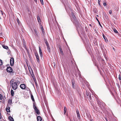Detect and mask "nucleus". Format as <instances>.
<instances>
[{
	"label": "nucleus",
	"mask_w": 121,
	"mask_h": 121,
	"mask_svg": "<svg viewBox=\"0 0 121 121\" xmlns=\"http://www.w3.org/2000/svg\"><path fill=\"white\" fill-rule=\"evenodd\" d=\"M10 83V85L14 90H16L17 88L18 85L17 83L14 81V79H12L11 80Z\"/></svg>",
	"instance_id": "obj_1"
},
{
	"label": "nucleus",
	"mask_w": 121,
	"mask_h": 121,
	"mask_svg": "<svg viewBox=\"0 0 121 121\" xmlns=\"http://www.w3.org/2000/svg\"><path fill=\"white\" fill-rule=\"evenodd\" d=\"M34 103H33V107L35 111V112H36L39 115L40 114L39 110L37 109V107L35 106Z\"/></svg>",
	"instance_id": "obj_2"
},
{
	"label": "nucleus",
	"mask_w": 121,
	"mask_h": 121,
	"mask_svg": "<svg viewBox=\"0 0 121 121\" xmlns=\"http://www.w3.org/2000/svg\"><path fill=\"white\" fill-rule=\"evenodd\" d=\"M71 14L72 17L71 18L72 21L74 23H75V22H76V19L74 14L72 12Z\"/></svg>",
	"instance_id": "obj_3"
},
{
	"label": "nucleus",
	"mask_w": 121,
	"mask_h": 121,
	"mask_svg": "<svg viewBox=\"0 0 121 121\" xmlns=\"http://www.w3.org/2000/svg\"><path fill=\"white\" fill-rule=\"evenodd\" d=\"M14 60L13 58V57L11 58L10 60V65L11 66H13V65L14 63Z\"/></svg>",
	"instance_id": "obj_4"
},
{
	"label": "nucleus",
	"mask_w": 121,
	"mask_h": 121,
	"mask_svg": "<svg viewBox=\"0 0 121 121\" xmlns=\"http://www.w3.org/2000/svg\"><path fill=\"white\" fill-rule=\"evenodd\" d=\"M59 48L60 51V55L61 56H63L64 55V53L62 49L60 46L59 47Z\"/></svg>",
	"instance_id": "obj_5"
},
{
	"label": "nucleus",
	"mask_w": 121,
	"mask_h": 121,
	"mask_svg": "<svg viewBox=\"0 0 121 121\" xmlns=\"http://www.w3.org/2000/svg\"><path fill=\"white\" fill-rule=\"evenodd\" d=\"M6 70L8 72L11 73L12 72L13 69L11 67H9L7 68Z\"/></svg>",
	"instance_id": "obj_6"
},
{
	"label": "nucleus",
	"mask_w": 121,
	"mask_h": 121,
	"mask_svg": "<svg viewBox=\"0 0 121 121\" xmlns=\"http://www.w3.org/2000/svg\"><path fill=\"white\" fill-rule=\"evenodd\" d=\"M76 111L77 115L78 117V119H80V115L79 112V111L77 109H76Z\"/></svg>",
	"instance_id": "obj_7"
},
{
	"label": "nucleus",
	"mask_w": 121,
	"mask_h": 121,
	"mask_svg": "<svg viewBox=\"0 0 121 121\" xmlns=\"http://www.w3.org/2000/svg\"><path fill=\"white\" fill-rule=\"evenodd\" d=\"M20 87L22 89H24L25 88L26 86L25 84H22L20 85Z\"/></svg>",
	"instance_id": "obj_8"
},
{
	"label": "nucleus",
	"mask_w": 121,
	"mask_h": 121,
	"mask_svg": "<svg viewBox=\"0 0 121 121\" xmlns=\"http://www.w3.org/2000/svg\"><path fill=\"white\" fill-rule=\"evenodd\" d=\"M35 55L36 56L37 60L38 62L39 61V56L37 53H36L35 54Z\"/></svg>",
	"instance_id": "obj_9"
},
{
	"label": "nucleus",
	"mask_w": 121,
	"mask_h": 121,
	"mask_svg": "<svg viewBox=\"0 0 121 121\" xmlns=\"http://www.w3.org/2000/svg\"><path fill=\"white\" fill-rule=\"evenodd\" d=\"M37 121H41L42 120V118L40 116H38L37 117Z\"/></svg>",
	"instance_id": "obj_10"
},
{
	"label": "nucleus",
	"mask_w": 121,
	"mask_h": 121,
	"mask_svg": "<svg viewBox=\"0 0 121 121\" xmlns=\"http://www.w3.org/2000/svg\"><path fill=\"white\" fill-rule=\"evenodd\" d=\"M39 53L40 55V56H41V57H42V56H43L41 48H40L39 47Z\"/></svg>",
	"instance_id": "obj_11"
},
{
	"label": "nucleus",
	"mask_w": 121,
	"mask_h": 121,
	"mask_svg": "<svg viewBox=\"0 0 121 121\" xmlns=\"http://www.w3.org/2000/svg\"><path fill=\"white\" fill-rule=\"evenodd\" d=\"M10 108L9 107V106L7 105V107H6V111L8 112H10Z\"/></svg>",
	"instance_id": "obj_12"
},
{
	"label": "nucleus",
	"mask_w": 121,
	"mask_h": 121,
	"mask_svg": "<svg viewBox=\"0 0 121 121\" xmlns=\"http://www.w3.org/2000/svg\"><path fill=\"white\" fill-rule=\"evenodd\" d=\"M12 102V101L10 99H9L8 101V105H7L8 106H9L11 105V104Z\"/></svg>",
	"instance_id": "obj_13"
},
{
	"label": "nucleus",
	"mask_w": 121,
	"mask_h": 121,
	"mask_svg": "<svg viewBox=\"0 0 121 121\" xmlns=\"http://www.w3.org/2000/svg\"><path fill=\"white\" fill-rule=\"evenodd\" d=\"M72 87L73 88H74L75 87V82L73 80H72Z\"/></svg>",
	"instance_id": "obj_14"
},
{
	"label": "nucleus",
	"mask_w": 121,
	"mask_h": 121,
	"mask_svg": "<svg viewBox=\"0 0 121 121\" xmlns=\"http://www.w3.org/2000/svg\"><path fill=\"white\" fill-rule=\"evenodd\" d=\"M31 99H32V101L34 103H35V100L34 99V98L33 96V95L31 94Z\"/></svg>",
	"instance_id": "obj_15"
},
{
	"label": "nucleus",
	"mask_w": 121,
	"mask_h": 121,
	"mask_svg": "<svg viewBox=\"0 0 121 121\" xmlns=\"http://www.w3.org/2000/svg\"><path fill=\"white\" fill-rule=\"evenodd\" d=\"M9 118L10 120V121H13L14 119L13 117L11 116H10L9 117Z\"/></svg>",
	"instance_id": "obj_16"
},
{
	"label": "nucleus",
	"mask_w": 121,
	"mask_h": 121,
	"mask_svg": "<svg viewBox=\"0 0 121 121\" xmlns=\"http://www.w3.org/2000/svg\"><path fill=\"white\" fill-rule=\"evenodd\" d=\"M34 31L35 32V35H36V36H38V33L36 30L35 29L34 30Z\"/></svg>",
	"instance_id": "obj_17"
},
{
	"label": "nucleus",
	"mask_w": 121,
	"mask_h": 121,
	"mask_svg": "<svg viewBox=\"0 0 121 121\" xmlns=\"http://www.w3.org/2000/svg\"><path fill=\"white\" fill-rule=\"evenodd\" d=\"M11 96H13L14 94V91L13 90H11Z\"/></svg>",
	"instance_id": "obj_18"
},
{
	"label": "nucleus",
	"mask_w": 121,
	"mask_h": 121,
	"mask_svg": "<svg viewBox=\"0 0 121 121\" xmlns=\"http://www.w3.org/2000/svg\"><path fill=\"white\" fill-rule=\"evenodd\" d=\"M3 47L4 48L6 49H8V47L7 46L5 45H3Z\"/></svg>",
	"instance_id": "obj_19"
},
{
	"label": "nucleus",
	"mask_w": 121,
	"mask_h": 121,
	"mask_svg": "<svg viewBox=\"0 0 121 121\" xmlns=\"http://www.w3.org/2000/svg\"><path fill=\"white\" fill-rule=\"evenodd\" d=\"M48 50V51L49 52H50V47L49 46H48L47 47Z\"/></svg>",
	"instance_id": "obj_20"
},
{
	"label": "nucleus",
	"mask_w": 121,
	"mask_h": 121,
	"mask_svg": "<svg viewBox=\"0 0 121 121\" xmlns=\"http://www.w3.org/2000/svg\"><path fill=\"white\" fill-rule=\"evenodd\" d=\"M66 110H67V109H66V107H64V114H65V113L66 112Z\"/></svg>",
	"instance_id": "obj_21"
},
{
	"label": "nucleus",
	"mask_w": 121,
	"mask_h": 121,
	"mask_svg": "<svg viewBox=\"0 0 121 121\" xmlns=\"http://www.w3.org/2000/svg\"><path fill=\"white\" fill-rule=\"evenodd\" d=\"M37 19L38 22L39 23H40V17H37Z\"/></svg>",
	"instance_id": "obj_22"
},
{
	"label": "nucleus",
	"mask_w": 121,
	"mask_h": 121,
	"mask_svg": "<svg viewBox=\"0 0 121 121\" xmlns=\"http://www.w3.org/2000/svg\"><path fill=\"white\" fill-rule=\"evenodd\" d=\"M34 74H32L31 75V76L32 77V78L33 79H34V80L35 81V78L34 77Z\"/></svg>",
	"instance_id": "obj_23"
},
{
	"label": "nucleus",
	"mask_w": 121,
	"mask_h": 121,
	"mask_svg": "<svg viewBox=\"0 0 121 121\" xmlns=\"http://www.w3.org/2000/svg\"><path fill=\"white\" fill-rule=\"evenodd\" d=\"M45 43L47 47L49 46L48 43L47 41H46L45 42Z\"/></svg>",
	"instance_id": "obj_24"
},
{
	"label": "nucleus",
	"mask_w": 121,
	"mask_h": 121,
	"mask_svg": "<svg viewBox=\"0 0 121 121\" xmlns=\"http://www.w3.org/2000/svg\"><path fill=\"white\" fill-rule=\"evenodd\" d=\"M3 99V96L2 95L0 94V100H2Z\"/></svg>",
	"instance_id": "obj_25"
},
{
	"label": "nucleus",
	"mask_w": 121,
	"mask_h": 121,
	"mask_svg": "<svg viewBox=\"0 0 121 121\" xmlns=\"http://www.w3.org/2000/svg\"><path fill=\"white\" fill-rule=\"evenodd\" d=\"M3 64V62L0 59V65H2Z\"/></svg>",
	"instance_id": "obj_26"
},
{
	"label": "nucleus",
	"mask_w": 121,
	"mask_h": 121,
	"mask_svg": "<svg viewBox=\"0 0 121 121\" xmlns=\"http://www.w3.org/2000/svg\"><path fill=\"white\" fill-rule=\"evenodd\" d=\"M41 29L42 30V32H44V31L43 29V27L42 26H41Z\"/></svg>",
	"instance_id": "obj_27"
},
{
	"label": "nucleus",
	"mask_w": 121,
	"mask_h": 121,
	"mask_svg": "<svg viewBox=\"0 0 121 121\" xmlns=\"http://www.w3.org/2000/svg\"><path fill=\"white\" fill-rule=\"evenodd\" d=\"M113 31L116 33H118V31L115 29H113Z\"/></svg>",
	"instance_id": "obj_28"
},
{
	"label": "nucleus",
	"mask_w": 121,
	"mask_h": 121,
	"mask_svg": "<svg viewBox=\"0 0 121 121\" xmlns=\"http://www.w3.org/2000/svg\"><path fill=\"white\" fill-rule=\"evenodd\" d=\"M103 36L105 40V41H106V37L103 34Z\"/></svg>",
	"instance_id": "obj_29"
},
{
	"label": "nucleus",
	"mask_w": 121,
	"mask_h": 121,
	"mask_svg": "<svg viewBox=\"0 0 121 121\" xmlns=\"http://www.w3.org/2000/svg\"><path fill=\"white\" fill-rule=\"evenodd\" d=\"M40 1L41 3V4H42L43 5V0H40Z\"/></svg>",
	"instance_id": "obj_30"
},
{
	"label": "nucleus",
	"mask_w": 121,
	"mask_h": 121,
	"mask_svg": "<svg viewBox=\"0 0 121 121\" xmlns=\"http://www.w3.org/2000/svg\"><path fill=\"white\" fill-rule=\"evenodd\" d=\"M119 80H121V76H120V75L119 76Z\"/></svg>",
	"instance_id": "obj_31"
},
{
	"label": "nucleus",
	"mask_w": 121,
	"mask_h": 121,
	"mask_svg": "<svg viewBox=\"0 0 121 121\" xmlns=\"http://www.w3.org/2000/svg\"><path fill=\"white\" fill-rule=\"evenodd\" d=\"M109 13L110 14H111L112 13V11L111 10H110L109 12Z\"/></svg>",
	"instance_id": "obj_32"
},
{
	"label": "nucleus",
	"mask_w": 121,
	"mask_h": 121,
	"mask_svg": "<svg viewBox=\"0 0 121 121\" xmlns=\"http://www.w3.org/2000/svg\"><path fill=\"white\" fill-rule=\"evenodd\" d=\"M90 93H89V92H87L86 93V95H87V96H89V94Z\"/></svg>",
	"instance_id": "obj_33"
},
{
	"label": "nucleus",
	"mask_w": 121,
	"mask_h": 121,
	"mask_svg": "<svg viewBox=\"0 0 121 121\" xmlns=\"http://www.w3.org/2000/svg\"><path fill=\"white\" fill-rule=\"evenodd\" d=\"M103 5L104 6H105L106 5V3H103Z\"/></svg>",
	"instance_id": "obj_34"
},
{
	"label": "nucleus",
	"mask_w": 121,
	"mask_h": 121,
	"mask_svg": "<svg viewBox=\"0 0 121 121\" xmlns=\"http://www.w3.org/2000/svg\"><path fill=\"white\" fill-rule=\"evenodd\" d=\"M2 117L1 116V114L0 113V119H2Z\"/></svg>",
	"instance_id": "obj_35"
},
{
	"label": "nucleus",
	"mask_w": 121,
	"mask_h": 121,
	"mask_svg": "<svg viewBox=\"0 0 121 121\" xmlns=\"http://www.w3.org/2000/svg\"><path fill=\"white\" fill-rule=\"evenodd\" d=\"M98 23H99V25L101 26V27H102L101 25L100 24V22H98Z\"/></svg>",
	"instance_id": "obj_36"
},
{
	"label": "nucleus",
	"mask_w": 121,
	"mask_h": 121,
	"mask_svg": "<svg viewBox=\"0 0 121 121\" xmlns=\"http://www.w3.org/2000/svg\"><path fill=\"white\" fill-rule=\"evenodd\" d=\"M96 18L97 20L98 21V22H99V21L98 20V19L96 17Z\"/></svg>",
	"instance_id": "obj_37"
},
{
	"label": "nucleus",
	"mask_w": 121,
	"mask_h": 121,
	"mask_svg": "<svg viewBox=\"0 0 121 121\" xmlns=\"http://www.w3.org/2000/svg\"><path fill=\"white\" fill-rule=\"evenodd\" d=\"M100 2H98V4H99V5H100V6H101Z\"/></svg>",
	"instance_id": "obj_38"
},
{
	"label": "nucleus",
	"mask_w": 121,
	"mask_h": 121,
	"mask_svg": "<svg viewBox=\"0 0 121 121\" xmlns=\"http://www.w3.org/2000/svg\"><path fill=\"white\" fill-rule=\"evenodd\" d=\"M17 22H18V24H19V19H18L17 20Z\"/></svg>",
	"instance_id": "obj_39"
},
{
	"label": "nucleus",
	"mask_w": 121,
	"mask_h": 121,
	"mask_svg": "<svg viewBox=\"0 0 121 121\" xmlns=\"http://www.w3.org/2000/svg\"><path fill=\"white\" fill-rule=\"evenodd\" d=\"M34 1L36 3L37 2V0H34Z\"/></svg>",
	"instance_id": "obj_40"
},
{
	"label": "nucleus",
	"mask_w": 121,
	"mask_h": 121,
	"mask_svg": "<svg viewBox=\"0 0 121 121\" xmlns=\"http://www.w3.org/2000/svg\"><path fill=\"white\" fill-rule=\"evenodd\" d=\"M101 0H98V2H100Z\"/></svg>",
	"instance_id": "obj_41"
},
{
	"label": "nucleus",
	"mask_w": 121,
	"mask_h": 121,
	"mask_svg": "<svg viewBox=\"0 0 121 121\" xmlns=\"http://www.w3.org/2000/svg\"><path fill=\"white\" fill-rule=\"evenodd\" d=\"M97 17H98V15H97Z\"/></svg>",
	"instance_id": "obj_42"
},
{
	"label": "nucleus",
	"mask_w": 121,
	"mask_h": 121,
	"mask_svg": "<svg viewBox=\"0 0 121 121\" xmlns=\"http://www.w3.org/2000/svg\"><path fill=\"white\" fill-rule=\"evenodd\" d=\"M113 49H114V48H113Z\"/></svg>",
	"instance_id": "obj_43"
},
{
	"label": "nucleus",
	"mask_w": 121,
	"mask_h": 121,
	"mask_svg": "<svg viewBox=\"0 0 121 121\" xmlns=\"http://www.w3.org/2000/svg\"><path fill=\"white\" fill-rule=\"evenodd\" d=\"M90 26H91V24H90Z\"/></svg>",
	"instance_id": "obj_44"
},
{
	"label": "nucleus",
	"mask_w": 121,
	"mask_h": 121,
	"mask_svg": "<svg viewBox=\"0 0 121 121\" xmlns=\"http://www.w3.org/2000/svg\"><path fill=\"white\" fill-rule=\"evenodd\" d=\"M107 120V121H108L107 120Z\"/></svg>",
	"instance_id": "obj_45"
}]
</instances>
